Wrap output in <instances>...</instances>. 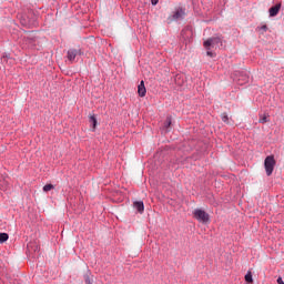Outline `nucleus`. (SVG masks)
Returning <instances> with one entry per match:
<instances>
[{
	"label": "nucleus",
	"instance_id": "nucleus-10",
	"mask_svg": "<svg viewBox=\"0 0 284 284\" xmlns=\"http://www.w3.org/2000/svg\"><path fill=\"white\" fill-rule=\"evenodd\" d=\"M185 14V9L178 8L175 12L173 13V19L176 21L179 19H183V16Z\"/></svg>",
	"mask_w": 284,
	"mask_h": 284
},
{
	"label": "nucleus",
	"instance_id": "nucleus-9",
	"mask_svg": "<svg viewBox=\"0 0 284 284\" xmlns=\"http://www.w3.org/2000/svg\"><path fill=\"white\" fill-rule=\"evenodd\" d=\"M133 207L139 212V214H143L145 212V205L143 204V201H135L133 203Z\"/></svg>",
	"mask_w": 284,
	"mask_h": 284
},
{
	"label": "nucleus",
	"instance_id": "nucleus-14",
	"mask_svg": "<svg viewBox=\"0 0 284 284\" xmlns=\"http://www.w3.org/2000/svg\"><path fill=\"white\" fill-rule=\"evenodd\" d=\"M172 125V116H168L165 122H164V129L168 130Z\"/></svg>",
	"mask_w": 284,
	"mask_h": 284
},
{
	"label": "nucleus",
	"instance_id": "nucleus-21",
	"mask_svg": "<svg viewBox=\"0 0 284 284\" xmlns=\"http://www.w3.org/2000/svg\"><path fill=\"white\" fill-rule=\"evenodd\" d=\"M260 30H263L264 32H267V26L266 24H263Z\"/></svg>",
	"mask_w": 284,
	"mask_h": 284
},
{
	"label": "nucleus",
	"instance_id": "nucleus-12",
	"mask_svg": "<svg viewBox=\"0 0 284 284\" xmlns=\"http://www.w3.org/2000/svg\"><path fill=\"white\" fill-rule=\"evenodd\" d=\"M89 123L92 124V128H93V132L94 130H97V125H98V121H97V115H90L89 116Z\"/></svg>",
	"mask_w": 284,
	"mask_h": 284
},
{
	"label": "nucleus",
	"instance_id": "nucleus-13",
	"mask_svg": "<svg viewBox=\"0 0 284 284\" xmlns=\"http://www.w3.org/2000/svg\"><path fill=\"white\" fill-rule=\"evenodd\" d=\"M244 278L246 283H254V278L252 277V271H248Z\"/></svg>",
	"mask_w": 284,
	"mask_h": 284
},
{
	"label": "nucleus",
	"instance_id": "nucleus-23",
	"mask_svg": "<svg viewBox=\"0 0 284 284\" xmlns=\"http://www.w3.org/2000/svg\"><path fill=\"white\" fill-rule=\"evenodd\" d=\"M151 3L152 6H156V3H159V0H152Z\"/></svg>",
	"mask_w": 284,
	"mask_h": 284
},
{
	"label": "nucleus",
	"instance_id": "nucleus-11",
	"mask_svg": "<svg viewBox=\"0 0 284 284\" xmlns=\"http://www.w3.org/2000/svg\"><path fill=\"white\" fill-rule=\"evenodd\" d=\"M9 187L10 183L8 182V180H6V178H2V180H0V190H2V192H8Z\"/></svg>",
	"mask_w": 284,
	"mask_h": 284
},
{
	"label": "nucleus",
	"instance_id": "nucleus-15",
	"mask_svg": "<svg viewBox=\"0 0 284 284\" xmlns=\"http://www.w3.org/2000/svg\"><path fill=\"white\" fill-rule=\"evenodd\" d=\"M8 239H9L8 233H0V243H6Z\"/></svg>",
	"mask_w": 284,
	"mask_h": 284
},
{
	"label": "nucleus",
	"instance_id": "nucleus-18",
	"mask_svg": "<svg viewBox=\"0 0 284 284\" xmlns=\"http://www.w3.org/2000/svg\"><path fill=\"white\" fill-rule=\"evenodd\" d=\"M222 121H223L224 123H227V121H230V118L227 116L226 113H224V114L222 115Z\"/></svg>",
	"mask_w": 284,
	"mask_h": 284
},
{
	"label": "nucleus",
	"instance_id": "nucleus-4",
	"mask_svg": "<svg viewBox=\"0 0 284 284\" xmlns=\"http://www.w3.org/2000/svg\"><path fill=\"white\" fill-rule=\"evenodd\" d=\"M27 252H28L29 256H31V258H38L39 252H40L39 244H37V242H30L27 245Z\"/></svg>",
	"mask_w": 284,
	"mask_h": 284
},
{
	"label": "nucleus",
	"instance_id": "nucleus-24",
	"mask_svg": "<svg viewBox=\"0 0 284 284\" xmlns=\"http://www.w3.org/2000/svg\"><path fill=\"white\" fill-rule=\"evenodd\" d=\"M247 79H248L247 77H244V81H245V82H247Z\"/></svg>",
	"mask_w": 284,
	"mask_h": 284
},
{
	"label": "nucleus",
	"instance_id": "nucleus-7",
	"mask_svg": "<svg viewBox=\"0 0 284 284\" xmlns=\"http://www.w3.org/2000/svg\"><path fill=\"white\" fill-rule=\"evenodd\" d=\"M281 2L268 9L270 17H276L281 12Z\"/></svg>",
	"mask_w": 284,
	"mask_h": 284
},
{
	"label": "nucleus",
	"instance_id": "nucleus-3",
	"mask_svg": "<svg viewBox=\"0 0 284 284\" xmlns=\"http://www.w3.org/2000/svg\"><path fill=\"white\" fill-rule=\"evenodd\" d=\"M20 43H21L23 50H34V48H37V39L36 38L24 37V38H22Z\"/></svg>",
	"mask_w": 284,
	"mask_h": 284
},
{
	"label": "nucleus",
	"instance_id": "nucleus-17",
	"mask_svg": "<svg viewBox=\"0 0 284 284\" xmlns=\"http://www.w3.org/2000/svg\"><path fill=\"white\" fill-rule=\"evenodd\" d=\"M84 283L92 284V280H90V275H84Z\"/></svg>",
	"mask_w": 284,
	"mask_h": 284
},
{
	"label": "nucleus",
	"instance_id": "nucleus-8",
	"mask_svg": "<svg viewBox=\"0 0 284 284\" xmlns=\"http://www.w3.org/2000/svg\"><path fill=\"white\" fill-rule=\"evenodd\" d=\"M138 94L139 97L143 98L148 94V90L145 89V82L142 80L138 85Z\"/></svg>",
	"mask_w": 284,
	"mask_h": 284
},
{
	"label": "nucleus",
	"instance_id": "nucleus-5",
	"mask_svg": "<svg viewBox=\"0 0 284 284\" xmlns=\"http://www.w3.org/2000/svg\"><path fill=\"white\" fill-rule=\"evenodd\" d=\"M193 216L196 219V221H200V223H207V221H210V214L201 209H196L193 212Z\"/></svg>",
	"mask_w": 284,
	"mask_h": 284
},
{
	"label": "nucleus",
	"instance_id": "nucleus-16",
	"mask_svg": "<svg viewBox=\"0 0 284 284\" xmlns=\"http://www.w3.org/2000/svg\"><path fill=\"white\" fill-rule=\"evenodd\" d=\"M51 190H54V185L52 184H45L43 186V192H50Z\"/></svg>",
	"mask_w": 284,
	"mask_h": 284
},
{
	"label": "nucleus",
	"instance_id": "nucleus-20",
	"mask_svg": "<svg viewBox=\"0 0 284 284\" xmlns=\"http://www.w3.org/2000/svg\"><path fill=\"white\" fill-rule=\"evenodd\" d=\"M260 123H267V116H263L260 119Z\"/></svg>",
	"mask_w": 284,
	"mask_h": 284
},
{
	"label": "nucleus",
	"instance_id": "nucleus-6",
	"mask_svg": "<svg viewBox=\"0 0 284 284\" xmlns=\"http://www.w3.org/2000/svg\"><path fill=\"white\" fill-rule=\"evenodd\" d=\"M81 57V49H69L67 52V59L70 63H74L77 58Z\"/></svg>",
	"mask_w": 284,
	"mask_h": 284
},
{
	"label": "nucleus",
	"instance_id": "nucleus-1",
	"mask_svg": "<svg viewBox=\"0 0 284 284\" xmlns=\"http://www.w3.org/2000/svg\"><path fill=\"white\" fill-rule=\"evenodd\" d=\"M216 45H220V48H223V37L217 36V37L209 38L203 43V47L205 48V50H212V48H216Z\"/></svg>",
	"mask_w": 284,
	"mask_h": 284
},
{
	"label": "nucleus",
	"instance_id": "nucleus-2",
	"mask_svg": "<svg viewBox=\"0 0 284 284\" xmlns=\"http://www.w3.org/2000/svg\"><path fill=\"white\" fill-rule=\"evenodd\" d=\"M264 168H265L266 176H272V173L274 172V168H276V160L274 159V155H267L265 158Z\"/></svg>",
	"mask_w": 284,
	"mask_h": 284
},
{
	"label": "nucleus",
	"instance_id": "nucleus-19",
	"mask_svg": "<svg viewBox=\"0 0 284 284\" xmlns=\"http://www.w3.org/2000/svg\"><path fill=\"white\" fill-rule=\"evenodd\" d=\"M206 54H207V57H211V59H213V57H216V53H214L210 50L206 51Z\"/></svg>",
	"mask_w": 284,
	"mask_h": 284
},
{
	"label": "nucleus",
	"instance_id": "nucleus-22",
	"mask_svg": "<svg viewBox=\"0 0 284 284\" xmlns=\"http://www.w3.org/2000/svg\"><path fill=\"white\" fill-rule=\"evenodd\" d=\"M277 284H284L283 277H278V278H277Z\"/></svg>",
	"mask_w": 284,
	"mask_h": 284
}]
</instances>
